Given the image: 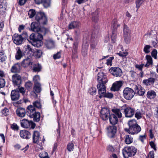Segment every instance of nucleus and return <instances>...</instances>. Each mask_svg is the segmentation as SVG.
<instances>
[{
    "label": "nucleus",
    "mask_w": 158,
    "mask_h": 158,
    "mask_svg": "<svg viewBox=\"0 0 158 158\" xmlns=\"http://www.w3.org/2000/svg\"><path fill=\"white\" fill-rule=\"evenodd\" d=\"M33 105L27 107V114L30 118H33L35 121L38 122L40 120V113L36 111L35 107L41 108V104L40 102L35 101L33 102Z\"/></svg>",
    "instance_id": "1"
},
{
    "label": "nucleus",
    "mask_w": 158,
    "mask_h": 158,
    "mask_svg": "<svg viewBox=\"0 0 158 158\" xmlns=\"http://www.w3.org/2000/svg\"><path fill=\"white\" fill-rule=\"evenodd\" d=\"M35 19L37 22H32L31 25V29L34 31L39 32L40 24H46L47 22V18L44 13L39 12L37 14Z\"/></svg>",
    "instance_id": "2"
},
{
    "label": "nucleus",
    "mask_w": 158,
    "mask_h": 158,
    "mask_svg": "<svg viewBox=\"0 0 158 158\" xmlns=\"http://www.w3.org/2000/svg\"><path fill=\"white\" fill-rule=\"evenodd\" d=\"M35 34H32L30 36L29 40L28 41L30 42L32 45L35 47L39 48L42 45V43L41 40L43 39V36L42 34L39 32Z\"/></svg>",
    "instance_id": "3"
},
{
    "label": "nucleus",
    "mask_w": 158,
    "mask_h": 158,
    "mask_svg": "<svg viewBox=\"0 0 158 158\" xmlns=\"http://www.w3.org/2000/svg\"><path fill=\"white\" fill-rule=\"evenodd\" d=\"M128 124L129 127V129H125V131L130 134L134 135L138 134L141 131L140 127L137 123L136 121L135 120L129 121Z\"/></svg>",
    "instance_id": "4"
},
{
    "label": "nucleus",
    "mask_w": 158,
    "mask_h": 158,
    "mask_svg": "<svg viewBox=\"0 0 158 158\" xmlns=\"http://www.w3.org/2000/svg\"><path fill=\"white\" fill-rule=\"evenodd\" d=\"M112 111L113 113L111 114L109 117L110 122L111 124L115 125L118 122V118H121L122 114L120 110L118 109H112Z\"/></svg>",
    "instance_id": "5"
},
{
    "label": "nucleus",
    "mask_w": 158,
    "mask_h": 158,
    "mask_svg": "<svg viewBox=\"0 0 158 158\" xmlns=\"http://www.w3.org/2000/svg\"><path fill=\"white\" fill-rule=\"evenodd\" d=\"M136 152V148L133 146L125 147L123 150V154L125 158H128V156H134Z\"/></svg>",
    "instance_id": "6"
},
{
    "label": "nucleus",
    "mask_w": 158,
    "mask_h": 158,
    "mask_svg": "<svg viewBox=\"0 0 158 158\" xmlns=\"http://www.w3.org/2000/svg\"><path fill=\"white\" fill-rule=\"evenodd\" d=\"M120 25V24L116 19H114L112 22V26L114 30L113 31L111 35V40L113 43H114L116 41L117 37L116 30L118 27H119Z\"/></svg>",
    "instance_id": "7"
},
{
    "label": "nucleus",
    "mask_w": 158,
    "mask_h": 158,
    "mask_svg": "<svg viewBox=\"0 0 158 158\" xmlns=\"http://www.w3.org/2000/svg\"><path fill=\"white\" fill-rule=\"evenodd\" d=\"M124 97L127 100H131L134 96L135 92L134 90L129 87L125 88L123 92Z\"/></svg>",
    "instance_id": "8"
},
{
    "label": "nucleus",
    "mask_w": 158,
    "mask_h": 158,
    "mask_svg": "<svg viewBox=\"0 0 158 158\" xmlns=\"http://www.w3.org/2000/svg\"><path fill=\"white\" fill-rule=\"evenodd\" d=\"M20 123L21 126L26 128H31L33 129L35 126V124L32 121H28L26 119L21 120Z\"/></svg>",
    "instance_id": "9"
},
{
    "label": "nucleus",
    "mask_w": 158,
    "mask_h": 158,
    "mask_svg": "<svg viewBox=\"0 0 158 158\" xmlns=\"http://www.w3.org/2000/svg\"><path fill=\"white\" fill-rule=\"evenodd\" d=\"M109 71L113 76L116 77H120L122 75V71L119 67H112Z\"/></svg>",
    "instance_id": "10"
},
{
    "label": "nucleus",
    "mask_w": 158,
    "mask_h": 158,
    "mask_svg": "<svg viewBox=\"0 0 158 158\" xmlns=\"http://www.w3.org/2000/svg\"><path fill=\"white\" fill-rule=\"evenodd\" d=\"M109 110L106 108H102L100 111V117L104 120L108 119L110 115Z\"/></svg>",
    "instance_id": "11"
},
{
    "label": "nucleus",
    "mask_w": 158,
    "mask_h": 158,
    "mask_svg": "<svg viewBox=\"0 0 158 158\" xmlns=\"http://www.w3.org/2000/svg\"><path fill=\"white\" fill-rule=\"evenodd\" d=\"M97 80L99 83L106 84L108 81L106 76L102 72H99L97 75Z\"/></svg>",
    "instance_id": "12"
},
{
    "label": "nucleus",
    "mask_w": 158,
    "mask_h": 158,
    "mask_svg": "<svg viewBox=\"0 0 158 158\" xmlns=\"http://www.w3.org/2000/svg\"><path fill=\"white\" fill-rule=\"evenodd\" d=\"M105 84L99 83L97 85V87L98 89V93L99 95V97L100 98H101L102 97V96H105V94L106 92Z\"/></svg>",
    "instance_id": "13"
},
{
    "label": "nucleus",
    "mask_w": 158,
    "mask_h": 158,
    "mask_svg": "<svg viewBox=\"0 0 158 158\" xmlns=\"http://www.w3.org/2000/svg\"><path fill=\"white\" fill-rule=\"evenodd\" d=\"M134 109L128 107L124 109V113L126 117L131 118L134 115Z\"/></svg>",
    "instance_id": "14"
},
{
    "label": "nucleus",
    "mask_w": 158,
    "mask_h": 158,
    "mask_svg": "<svg viewBox=\"0 0 158 158\" xmlns=\"http://www.w3.org/2000/svg\"><path fill=\"white\" fill-rule=\"evenodd\" d=\"M12 39L14 43L17 45L21 44L23 40L21 35L17 34H14L13 35Z\"/></svg>",
    "instance_id": "15"
},
{
    "label": "nucleus",
    "mask_w": 158,
    "mask_h": 158,
    "mask_svg": "<svg viewBox=\"0 0 158 158\" xmlns=\"http://www.w3.org/2000/svg\"><path fill=\"white\" fill-rule=\"evenodd\" d=\"M12 81L14 86H19L21 83V78L20 76L17 74L13 75Z\"/></svg>",
    "instance_id": "16"
},
{
    "label": "nucleus",
    "mask_w": 158,
    "mask_h": 158,
    "mask_svg": "<svg viewBox=\"0 0 158 158\" xmlns=\"http://www.w3.org/2000/svg\"><path fill=\"white\" fill-rule=\"evenodd\" d=\"M108 135L110 138L113 137L117 131V127L114 126H109L107 128Z\"/></svg>",
    "instance_id": "17"
},
{
    "label": "nucleus",
    "mask_w": 158,
    "mask_h": 158,
    "mask_svg": "<svg viewBox=\"0 0 158 158\" xmlns=\"http://www.w3.org/2000/svg\"><path fill=\"white\" fill-rule=\"evenodd\" d=\"M32 64L31 56H29L22 61L21 65L23 67L26 68L30 65H32Z\"/></svg>",
    "instance_id": "18"
},
{
    "label": "nucleus",
    "mask_w": 158,
    "mask_h": 158,
    "mask_svg": "<svg viewBox=\"0 0 158 158\" xmlns=\"http://www.w3.org/2000/svg\"><path fill=\"white\" fill-rule=\"evenodd\" d=\"M33 141L34 143L37 144L40 143L41 138L40 137L39 132L37 131H34L32 135Z\"/></svg>",
    "instance_id": "19"
},
{
    "label": "nucleus",
    "mask_w": 158,
    "mask_h": 158,
    "mask_svg": "<svg viewBox=\"0 0 158 158\" xmlns=\"http://www.w3.org/2000/svg\"><path fill=\"white\" fill-rule=\"evenodd\" d=\"M122 85V81H116L113 84L110 89L113 91H118L119 89Z\"/></svg>",
    "instance_id": "20"
},
{
    "label": "nucleus",
    "mask_w": 158,
    "mask_h": 158,
    "mask_svg": "<svg viewBox=\"0 0 158 158\" xmlns=\"http://www.w3.org/2000/svg\"><path fill=\"white\" fill-rule=\"evenodd\" d=\"M135 92L139 95H143L145 92V89L140 85H137L135 87Z\"/></svg>",
    "instance_id": "21"
},
{
    "label": "nucleus",
    "mask_w": 158,
    "mask_h": 158,
    "mask_svg": "<svg viewBox=\"0 0 158 158\" xmlns=\"http://www.w3.org/2000/svg\"><path fill=\"white\" fill-rule=\"evenodd\" d=\"M11 99L14 101L18 100L19 98V92L15 89L12 90L10 94Z\"/></svg>",
    "instance_id": "22"
},
{
    "label": "nucleus",
    "mask_w": 158,
    "mask_h": 158,
    "mask_svg": "<svg viewBox=\"0 0 158 158\" xmlns=\"http://www.w3.org/2000/svg\"><path fill=\"white\" fill-rule=\"evenodd\" d=\"M123 33L124 39H129L131 37V31L128 27L125 24L123 26Z\"/></svg>",
    "instance_id": "23"
},
{
    "label": "nucleus",
    "mask_w": 158,
    "mask_h": 158,
    "mask_svg": "<svg viewBox=\"0 0 158 158\" xmlns=\"http://www.w3.org/2000/svg\"><path fill=\"white\" fill-rule=\"evenodd\" d=\"M20 135L21 138L28 139L31 136L30 133L28 131L23 130L20 131Z\"/></svg>",
    "instance_id": "24"
},
{
    "label": "nucleus",
    "mask_w": 158,
    "mask_h": 158,
    "mask_svg": "<svg viewBox=\"0 0 158 158\" xmlns=\"http://www.w3.org/2000/svg\"><path fill=\"white\" fill-rule=\"evenodd\" d=\"M17 115L21 117H24L26 114V111L24 108H18L16 111Z\"/></svg>",
    "instance_id": "25"
},
{
    "label": "nucleus",
    "mask_w": 158,
    "mask_h": 158,
    "mask_svg": "<svg viewBox=\"0 0 158 158\" xmlns=\"http://www.w3.org/2000/svg\"><path fill=\"white\" fill-rule=\"evenodd\" d=\"M80 25V23L78 21H73L68 25V27L69 29H72L75 28H78Z\"/></svg>",
    "instance_id": "26"
},
{
    "label": "nucleus",
    "mask_w": 158,
    "mask_h": 158,
    "mask_svg": "<svg viewBox=\"0 0 158 158\" xmlns=\"http://www.w3.org/2000/svg\"><path fill=\"white\" fill-rule=\"evenodd\" d=\"M156 96V92L153 90H150L148 91L147 94V97L150 99L155 98Z\"/></svg>",
    "instance_id": "27"
},
{
    "label": "nucleus",
    "mask_w": 158,
    "mask_h": 158,
    "mask_svg": "<svg viewBox=\"0 0 158 158\" xmlns=\"http://www.w3.org/2000/svg\"><path fill=\"white\" fill-rule=\"evenodd\" d=\"M23 53L21 50L19 48L16 49V52L15 55L16 60H19L23 56Z\"/></svg>",
    "instance_id": "28"
},
{
    "label": "nucleus",
    "mask_w": 158,
    "mask_h": 158,
    "mask_svg": "<svg viewBox=\"0 0 158 158\" xmlns=\"http://www.w3.org/2000/svg\"><path fill=\"white\" fill-rule=\"evenodd\" d=\"M45 45L46 47L48 49H51L53 48H54L55 46L54 42L51 40H46L45 43Z\"/></svg>",
    "instance_id": "29"
},
{
    "label": "nucleus",
    "mask_w": 158,
    "mask_h": 158,
    "mask_svg": "<svg viewBox=\"0 0 158 158\" xmlns=\"http://www.w3.org/2000/svg\"><path fill=\"white\" fill-rule=\"evenodd\" d=\"M20 66L19 64H16L14 65L11 67V71L12 73L19 72L20 70Z\"/></svg>",
    "instance_id": "30"
},
{
    "label": "nucleus",
    "mask_w": 158,
    "mask_h": 158,
    "mask_svg": "<svg viewBox=\"0 0 158 158\" xmlns=\"http://www.w3.org/2000/svg\"><path fill=\"white\" fill-rule=\"evenodd\" d=\"M33 90L34 93H39L41 91V85L40 83H35L34 84L33 88Z\"/></svg>",
    "instance_id": "31"
},
{
    "label": "nucleus",
    "mask_w": 158,
    "mask_h": 158,
    "mask_svg": "<svg viewBox=\"0 0 158 158\" xmlns=\"http://www.w3.org/2000/svg\"><path fill=\"white\" fill-rule=\"evenodd\" d=\"M24 48L25 52L29 53L30 54L33 55V50L31 48L30 45H25L24 47Z\"/></svg>",
    "instance_id": "32"
},
{
    "label": "nucleus",
    "mask_w": 158,
    "mask_h": 158,
    "mask_svg": "<svg viewBox=\"0 0 158 158\" xmlns=\"http://www.w3.org/2000/svg\"><path fill=\"white\" fill-rule=\"evenodd\" d=\"M146 58L147 60V63L145 65V67H148L150 65L152 64V57L150 55H147L146 56Z\"/></svg>",
    "instance_id": "33"
},
{
    "label": "nucleus",
    "mask_w": 158,
    "mask_h": 158,
    "mask_svg": "<svg viewBox=\"0 0 158 158\" xmlns=\"http://www.w3.org/2000/svg\"><path fill=\"white\" fill-rule=\"evenodd\" d=\"M125 142L127 144H130L133 142V138L130 135H126L125 136Z\"/></svg>",
    "instance_id": "34"
},
{
    "label": "nucleus",
    "mask_w": 158,
    "mask_h": 158,
    "mask_svg": "<svg viewBox=\"0 0 158 158\" xmlns=\"http://www.w3.org/2000/svg\"><path fill=\"white\" fill-rule=\"evenodd\" d=\"M34 54L36 58H40L42 56V52L41 50L37 49L34 52Z\"/></svg>",
    "instance_id": "35"
},
{
    "label": "nucleus",
    "mask_w": 158,
    "mask_h": 158,
    "mask_svg": "<svg viewBox=\"0 0 158 158\" xmlns=\"http://www.w3.org/2000/svg\"><path fill=\"white\" fill-rule=\"evenodd\" d=\"M41 69V66L39 64H35L33 65V70L34 71L39 72L40 71Z\"/></svg>",
    "instance_id": "36"
},
{
    "label": "nucleus",
    "mask_w": 158,
    "mask_h": 158,
    "mask_svg": "<svg viewBox=\"0 0 158 158\" xmlns=\"http://www.w3.org/2000/svg\"><path fill=\"white\" fill-rule=\"evenodd\" d=\"M142 115L141 111L137 110L136 111L135 116L137 119H140L142 117Z\"/></svg>",
    "instance_id": "37"
},
{
    "label": "nucleus",
    "mask_w": 158,
    "mask_h": 158,
    "mask_svg": "<svg viewBox=\"0 0 158 158\" xmlns=\"http://www.w3.org/2000/svg\"><path fill=\"white\" fill-rule=\"evenodd\" d=\"M145 0H136V7L138 10Z\"/></svg>",
    "instance_id": "38"
},
{
    "label": "nucleus",
    "mask_w": 158,
    "mask_h": 158,
    "mask_svg": "<svg viewBox=\"0 0 158 158\" xmlns=\"http://www.w3.org/2000/svg\"><path fill=\"white\" fill-rule=\"evenodd\" d=\"M48 156V153L45 151L41 152L39 154V156L40 158H45Z\"/></svg>",
    "instance_id": "39"
},
{
    "label": "nucleus",
    "mask_w": 158,
    "mask_h": 158,
    "mask_svg": "<svg viewBox=\"0 0 158 158\" xmlns=\"http://www.w3.org/2000/svg\"><path fill=\"white\" fill-rule=\"evenodd\" d=\"M151 47L148 45H146L143 48V51L145 53L148 54L150 52V49Z\"/></svg>",
    "instance_id": "40"
},
{
    "label": "nucleus",
    "mask_w": 158,
    "mask_h": 158,
    "mask_svg": "<svg viewBox=\"0 0 158 158\" xmlns=\"http://www.w3.org/2000/svg\"><path fill=\"white\" fill-rule=\"evenodd\" d=\"M32 85L33 84L31 81H28L26 83L25 86L27 89H30L31 88Z\"/></svg>",
    "instance_id": "41"
},
{
    "label": "nucleus",
    "mask_w": 158,
    "mask_h": 158,
    "mask_svg": "<svg viewBox=\"0 0 158 158\" xmlns=\"http://www.w3.org/2000/svg\"><path fill=\"white\" fill-rule=\"evenodd\" d=\"M48 31V30L46 28L43 27L41 28H40V30H39V32L42 35H45Z\"/></svg>",
    "instance_id": "42"
},
{
    "label": "nucleus",
    "mask_w": 158,
    "mask_h": 158,
    "mask_svg": "<svg viewBox=\"0 0 158 158\" xmlns=\"http://www.w3.org/2000/svg\"><path fill=\"white\" fill-rule=\"evenodd\" d=\"M42 3H43L44 6L46 8L50 6L51 1L50 0H44Z\"/></svg>",
    "instance_id": "43"
},
{
    "label": "nucleus",
    "mask_w": 158,
    "mask_h": 158,
    "mask_svg": "<svg viewBox=\"0 0 158 158\" xmlns=\"http://www.w3.org/2000/svg\"><path fill=\"white\" fill-rule=\"evenodd\" d=\"M28 14L30 18H32L35 14V10L33 9L30 10L29 11Z\"/></svg>",
    "instance_id": "44"
},
{
    "label": "nucleus",
    "mask_w": 158,
    "mask_h": 158,
    "mask_svg": "<svg viewBox=\"0 0 158 158\" xmlns=\"http://www.w3.org/2000/svg\"><path fill=\"white\" fill-rule=\"evenodd\" d=\"M89 92L92 95H94L96 93V89L95 88H92L89 89Z\"/></svg>",
    "instance_id": "45"
},
{
    "label": "nucleus",
    "mask_w": 158,
    "mask_h": 158,
    "mask_svg": "<svg viewBox=\"0 0 158 158\" xmlns=\"http://www.w3.org/2000/svg\"><path fill=\"white\" fill-rule=\"evenodd\" d=\"M74 145L72 143H69L67 146V148L68 151L70 152L73 151L74 148Z\"/></svg>",
    "instance_id": "46"
},
{
    "label": "nucleus",
    "mask_w": 158,
    "mask_h": 158,
    "mask_svg": "<svg viewBox=\"0 0 158 158\" xmlns=\"http://www.w3.org/2000/svg\"><path fill=\"white\" fill-rule=\"evenodd\" d=\"M19 92L21 93L22 95L25 96L26 95L25 93V89L23 87H19Z\"/></svg>",
    "instance_id": "47"
},
{
    "label": "nucleus",
    "mask_w": 158,
    "mask_h": 158,
    "mask_svg": "<svg viewBox=\"0 0 158 158\" xmlns=\"http://www.w3.org/2000/svg\"><path fill=\"white\" fill-rule=\"evenodd\" d=\"M157 52L156 49H154L151 52V55L155 59H156L157 58Z\"/></svg>",
    "instance_id": "48"
},
{
    "label": "nucleus",
    "mask_w": 158,
    "mask_h": 158,
    "mask_svg": "<svg viewBox=\"0 0 158 158\" xmlns=\"http://www.w3.org/2000/svg\"><path fill=\"white\" fill-rule=\"evenodd\" d=\"M5 85V80L2 78H0V88H2Z\"/></svg>",
    "instance_id": "49"
},
{
    "label": "nucleus",
    "mask_w": 158,
    "mask_h": 158,
    "mask_svg": "<svg viewBox=\"0 0 158 158\" xmlns=\"http://www.w3.org/2000/svg\"><path fill=\"white\" fill-rule=\"evenodd\" d=\"M40 77L38 75H35L33 78V81H34V84L35 83H39L38 81L40 80Z\"/></svg>",
    "instance_id": "50"
},
{
    "label": "nucleus",
    "mask_w": 158,
    "mask_h": 158,
    "mask_svg": "<svg viewBox=\"0 0 158 158\" xmlns=\"http://www.w3.org/2000/svg\"><path fill=\"white\" fill-rule=\"evenodd\" d=\"M105 96H102V97H106L107 98H112L113 96V94L111 93H106V92L105 93Z\"/></svg>",
    "instance_id": "51"
},
{
    "label": "nucleus",
    "mask_w": 158,
    "mask_h": 158,
    "mask_svg": "<svg viewBox=\"0 0 158 158\" xmlns=\"http://www.w3.org/2000/svg\"><path fill=\"white\" fill-rule=\"evenodd\" d=\"M114 59V57L109 58L107 60L106 64L108 65L111 66L112 65V61Z\"/></svg>",
    "instance_id": "52"
},
{
    "label": "nucleus",
    "mask_w": 158,
    "mask_h": 158,
    "mask_svg": "<svg viewBox=\"0 0 158 158\" xmlns=\"http://www.w3.org/2000/svg\"><path fill=\"white\" fill-rule=\"evenodd\" d=\"M61 57L60 52H58L56 54L54 55L53 56V58L55 59H56L60 58Z\"/></svg>",
    "instance_id": "53"
},
{
    "label": "nucleus",
    "mask_w": 158,
    "mask_h": 158,
    "mask_svg": "<svg viewBox=\"0 0 158 158\" xmlns=\"http://www.w3.org/2000/svg\"><path fill=\"white\" fill-rule=\"evenodd\" d=\"M6 8L3 7L2 5L0 4V13L3 14L5 12Z\"/></svg>",
    "instance_id": "54"
},
{
    "label": "nucleus",
    "mask_w": 158,
    "mask_h": 158,
    "mask_svg": "<svg viewBox=\"0 0 158 158\" xmlns=\"http://www.w3.org/2000/svg\"><path fill=\"white\" fill-rule=\"evenodd\" d=\"M117 54L120 56L124 57L126 56L128 54V53L127 52H120L117 53Z\"/></svg>",
    "instance_id": "55"
},
{
    "label": "nucleus",
    "mask_w": 158,
    "mask_h": 158,
    "mask_svg": "<svg viewBox=\"0 0 158 158\" xmlns=\"http://www.w3.org/2000/svg\"><path fill=\"white\" fill-rule=\"evenodd\" d=\"M2 113L4 115H7L9 114V110L7 109H4L2 110Z\"/></svg>",
    "instance_id": "56"
},
{
    "label": "nucleus",
    "mask_w": 158,
    "mask_h": 158,
    "mask_svg": "<svg viewBox=\"0 0 158 158\" xmlns=\"http://www.w3.org/2000/svg\"><path fill=\"white\" fill-rule=\"evenodd\" d=\"M11 128L14 130H18L19 127L16 124L14 123L11 125Z\"/></svg>",
    "instance_id": "57"
},
{
    "label": "nucleus",
    "mask_w": 158,
    "mask_h": 158,
    "mask_svg": "<svg viewBox=\"0 0 158 158\" xmlns=\"http://www.w3.org/2000/svg\"><path fill=\"white\" fill-rule=\"evenodd\" d=\"M107 150L108 151L111 152H114V149L113 147L111 145H109L107 147Z\"/></svg>",
    "instance_id": "58"
},
{
    "label": "nucleus",
    "mask_w": 158,
    "mask_h": 158,
    "mask_svg": "<svg viewBox=\"0 0 158 158\" xmlns=\"http://www.w3.org/2000/svg\"><path fill=\"white\" fill-rule=\"evenodd\" d=\"M154 153L153 151L150 152L148 156V158H154Z\"/></svg>",
    "instance_id": "59"
},
{
    "label": "nucleus",
    "mask_w": 158,
    "mask_h": 158,
    "mask_svg": "<svg viewBox=\"0 0 158 158\" xmlns=\"http://www.w3.org/2000/svg\"><path fill=\"white\" fill-rule=\"evenodd\" d=\"M20 35H21L22 37L23 38V40L24 39L27 38L28 36V35L26 32H24Z\"/></svg>",
    "instance_id": "60"
},
{
    "label": "nucleus",
    "mask_w": 158,
    "mask_h": 158,
    "mask_svg": "<svg viewBox=\"0 0 158 158\" xmlns=\"http://www.w3.org/2000/svg\"><path fill=\"white\" fill-rule=\"evenodd\" d=\"M95 15H96L95 16L94 15H93V21L95 22H96L98 19V17L97 15V12H95Z\"/></svg>",
    "instance_id": "61"
},
{
    "label": "nucleus",
    "mask_w": 158,
    "mask_h": 158,
    "mask_svg": "<svg viewBox=\"0 0 158 158\" xmlns=\"http://www.w3.org/2000/svg\"><path fill=\"white\" fill-rule=\"evenodd\" d=\"M148 80L150 85L153 84L154 83L155 81V79L153 78H149L148 79Z\"/></svg>",
    "instance_id": "62"
},
{
    "label": "nucleus",
    "mask_w": 158,
    "mask_h": 158,
    "mask_svg": "<svg viewBox=\"0 0 158 158\" xmlns=\"http://www.w3.org/2000/svg\"><path fill=\"white\" fill-rule=\"evenodd\" d=\"M130 73L131 76L133 78H135L137 75L136 73L133 71H131Z\"/></svg>",
    "instance_id": "63"
},
{
    "label": "nucleus",
    "mask_w": 158,
    "mask_h": 158,
    "mask_svg": "<svg viewBox=\"0 0 158 158\" xmlns=\"http://www.w3.org/2000/svg\"><path fill=\"white\" fill-rule=\"evenodd\" d=\"M97 44V42H92L91 44V48L92 49H94L95 48H96Z\"/></svg>",
    "instance_id": "64"
}]
</instances>
